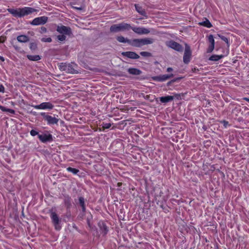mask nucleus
<instances>
[{
    "instance_id": "nucleus-1",
    "label": "nucleus",
    "mask_w": 249,
    "mask_h": 249,
    "mask_svg": "<svg viewBox=\"0 0 249 249\" xmlns=\"http://www.w3.org/2000/svg\"><path fill=\"white\" fill-rule=\"evenodd\" d=\"M7 11L15 17L21 18L27 16L36 10L31 7H24L21 8H8Z\"/></svg>"
},
{
    "instance_id": "nucleus-2",
    "label": "nucleus",
    "mask_w": 249,
    "mask_h": 249,
    "mask_svg": "<svg viewBox=\"0 0 249 249\" xmlns=\"http://www.w3.org/2000/svg\"><path fill=\"white\" fill-rule=\"evenodd\" d=\"M59 69L62 71H65L68 73H77L79 70H78V65L74 63H61L58 66Z\"/></svg>"
},
{
    "instance_id": "nucleus-3",
    "label": "nucleus",
    "mask_w": 249,
    "mask_h": 249,
    "mask_svg": "<svg viewBox=\"0 0 249 249\" xmlns=\"http://www.w3.org/2000/svg\"><path fill=\"white\" fill-rule=\"evenodd\" d=\"M154 42V39L152 38H144L132 39L131 46L136 47H141L142 46L151 44Z\"/></svg>"
},
{
    "instance_id": "nucleus-4",
    "label": "nucleus",
    "mask_w": 249,
    "mask_h": 249,
    "mask_svg": "<svg viewBox=\"0 0 249 249\" xmlns=\"http://www.w3.org/2000/svg\"><path fill=\"white\" fill-rule=\"evenodd\" d=\"M131 28V26L128 23H121L112 25L110 30L112 32H118L122 31H128Z\"/></svg>"
},
{
    "instance_id": "nucleus-5",
    "label": "nucleus",
    "mask_w": 249,
    "mask_h": 249,
    "mask_svg": "<svg viewBox=\"0 0 249 249\" xmlns=\"http://www.w3.org/2000/svg\"><path fill=\"white\" fill-rule=\"evenodd\" d=\"M40 115L44 118L48 125H51L58 124L59 121L58 118L48 115L45 112H41Z\"/></svg>"
},
{
    "instance_id": "nucleus-6",
    "label": "nucleus",
    "mask_w": 249,
    "mask_h": 249,
    "mask_svg": "<svg viewBox=\"0 0 249 249\" xmlns=\"http://www.w3.org/2000/svg\"><path fill=\"white\" fill-rule=\"evenodd\" d=\"M31 107L36 109L51 110L54 106L51 102H43L38 105H32Z\"/></svg>"
},
{
    "instance_id": "nucleus-7",
    "label": "nucleus",
    "mask_w": 249,
    "mask_h": 249,
    "mask_svg": "<svg viewBox=\"0 0 249 249\" xmlns=\"http://www.w3.org/2000/svg\"><path fill=\"white\" fill-rule=\"evenodd\" d=\"M191 54L192 52L190 46L187 44H185V48L183 58L184 63L188 64L190 61Z\"/></svg>"
},
{
    "instance_id": "nucleus-8",
    "label": "nucleus",
    "mask_w": 249,
    "mask_h": 249,
    "mask_svg": "<svg viewBox=\"0 0 249 249\" xmlns=\"http://www.w3.org/2000/svg\"><path fill=\"white\" fill-rule=\"evenodd\" d=\"M134 32L138 35H147L148 34L150 31L149 29L143 27H132L131 28Z\"/></svg>"
},
{
    "instance_id": "nucleus-9",
    "label": "nucleus",
    "mask_w": 249,
    "mask_h": 249,
    "mask_svg": "<svg viewBox=\"0 0 249 249\" xmlns=\"http://www.w3.org/2000/svg\"><path fill=\"white\" fill-rule=\"evenodd\" d=\"M50 216L55 229L58 231L60 230L61 227L59 225L60 220L58 215L55 212H52Z\"/></svg>"
},
{
    "instance_id": "nucleus-10",
    "label": "nucleus",
    "mask_w": 249,
    "mask_h": 249,
    "mask_svg": "<svg viewBox=\"0 0 249 249\" xmlns=\"http://www.w3.org/2000/svg\"><path fill=\"white\" fill-rule=\"evenodd\" d=\"M166 44L168 47L173 49L177 51L180 52L183 51L182 46L174 41L172 40L166 42Z\"/></svg>"
},
{
    "instance_id": "nucleus-11",
    "label": "nucleus",
    "mask_w": 249,
    "mask_h": 249,
    "mask_svg": "<svg viewBox=\"0 0 249 249\" xmlns=\"http://www.w3.org/2000/svg\"><path fill=\"white\" fill-rule=\"evenodd\" d=\"M38 137L39 140L43 143L52 142L53 140L52 135L49 133L48 132L44 133L42 134H39L38 135Z\"/></svg>"
},
{
    "instance_id": "nucleus-12",
    "label": "nucleus",
    "mask_w": 249,
    "mask_h": 249,
    "mask_svg": "<svg viewBox=\"0 0 249 249\" xmlns=\"http://www.w3.org/2000/svg\"><path fill=\"white\" fill-rule=\"evenodd\" d=\"M56 31L61 34L70 36L71 34V29L62 25L57 27Z\"/></svg>"
},
{
    "instance_id": "nucleus-13",
    "label": "nucleus",
    "mask_w": 249,
    "mask_h": 249,
    "mask_svg": "<svg viewBox=\"0 0 249 249\" xmlns=\"http://www.w3.org/2000/svg\"><path fill=\"white\" fill-rule=\"evenodd\" d=\"M174 76V74L172 73L169 74H163V75H160L158 76H155L152 77V79L154 81H157V82H164L168 79L173 77Z\"/></svg>"
},
{
    "instance_id": "nucleus-14",
    "label": "nucleus",
    "mask_w": 249,
    "mask_h": 249,
    "mask_svg": "<svg viewBox=\"0 0 249 249\" xmlns=\"http://www.w3.org/2000/svg\"><path fill=\"white\" fill-rule=\"evenodd\" d=\"M48 18L45 16L39 17L34 18L31 24L33 25H39L44 24L47 21Z\"/></svg>"
},
{
    "instance_id": "nucleus-15",
    "label": "nucleus",
    "mask_w": 249,
    "mask_h": 249,
    "mask_svg": "<svg viewBox=\"0 0 249 249\" xmlns=\"http://www.w3.org/2000/svg\"><path fill=\"white\" fill-rule=\"evenodd\" d=\"M122 55L127 58L134 59H138L140 57L138 54L133 52H123L122 53Z\"/></svg>"
},
{
    "instance_id": "nucleus-16",
    "label": "nucleus",
    "mask_w": 249,
    "mask_h": 249,
    "mask_svg": "<svg viewBox=\"0 0 249 249\" xmlns=\"http://www.w3.org/2000/svg\"><path fill=\"white\" fill-rule=\"evenodd\" d=\"M208 41L210 43V45L207 49L208 53H211L214 49V39L213 36L212 35H210L208 36Z\"/></svg>"
},
{
    "instance_id": "nucleus-17",
    "label": "nucleus",
    "mask_w": 249,
    "mask_h": 249,
    "mask_svg": "<svg viewBox=\"0 0 249 249\" xmlns=\"http://www.w3.org/2000/svg\"><path fill=\"white\" fill-rule=\"evenodd\" d=\"M174 96L168 95L166 96H162L159 98L160 101L162 103H167L173 100Z\"/></svg>"
},
{
    "instance_id": "nucleus-18",
    "label": "nucleus",
    "mask_w": 249,
    "mask_h": 249,
    "mask_svg": "<svg viewBox=\"0 0 249 249\" xmlns=\"http://www.w3.org/2000/svg\"><path fill=\"white\" fill-rule=\"evenodd\" d=\"M117 40L119 42L124 43H128V44L131 45L132 40L128 39L124 37L123 36H117Z\"/></svg>"
},
{
    "instance_id": "nucleus-19",
    "label": "nucleus",
    "mask_w": 249,
    "mask_h": 249,
    "mask_svg": "<svg viewBox=\"0 0 249 249\" xmlns=\"http://www.w3.org/2000/svg\"><path fill=\"white\" fill-rule=\"evenodd\" d=\"M135 7L136 11L139 14L144 16L146 18H147L145 10L142 7H141L139 4H135Z\"/></svg>"
},
{
    "instance_id": "nucleus-20",
    "label": "nucleus",
    "mask_w": 249,
    "mask_h": 249,
    "mask_svg": "<svg viewBox=\"0 0 249 249\" xmlns=\"http://www.w3.org/2000/svg\"><path fill=\"white\" fill-rule=\"evenodd\" d=\"M17 40L19 42L25 43L29 41V38L28 36L25 35H20L17 37Z\"/></svg>"
},
{
    "instance_id": "nucleus-21",
    "label": "nucleus",
    "mask_w": 249,
    "mask_h": 249,
    "mask_svg": "<svg viewBox=\"0 0 249 249\" xmlns=\"http://www.w3.org/2000/svg\"><path fill=\"white\" fill-rule=\"evenodd\" d=\"M128 72L133 75H140L141 73V71L135 68H129L128 69Z\"/></svg>"
},
{
    "instance_id": "nucleus-22",
    "label": "nucleus",
    "mask_w": 249,
    "mask_h": 249,
    "mask_svg": "<svg viewBox=\"0 0 249 249\" xmlns=\"http://www.w3.org/2000/svg\"><path fill=\"white\" fill-rule=\"evenodd\" d=\"M198 24L209 28L212 27V24L211 23L210 21L207 18H205L204 21L199 22Z\"/></svg>"
},
{
    "instance_id": "nucleus-23",
    "label": "nucleus",
    "mask_w": 249,
    "mask_h": 249,
    "mask_svg": "<svg viewBox=\"0 0 249 249\" xmlns=\"http://www.w3.org/2000/svg\"><path fill=\"white\" fill-rule=\"evenodd\" d=\"M27 58L32 61H38L40 59V57L38 55H28Z\"/></svg>"
},
{
    "instance_id": "nucleus-24",
    "label": "nucleus",
    "mask_w": 249,
    "mask_h": 249,
    "mask_svg": "<svg viewBox=\"0 0 249 249\" xmlns=\"http://www.w3.org/2000/svg\"><path fill=\"white\" fill-rule=\"evenodd\" d=\"M79 202L81 207H82V211L85 212L86 210V206L85 204V199L83 197H80L79 198Z\"/></svg>"
},
{
    "instance_id": "nucleus-25",
    "label": "nucleus",
    "mask_w": 249,
    "mask_h": 249,
    "mask_svg": "<svg viewBox=\"0 0 249 249\" xmlns=\"http://www.w3.org/2000/svg\"><path fill=\"white\" fill-rule=\"evenodd\" d=\"M223 55H213L210 57L209 59L211 61H216L223 58Z\"/></svg>"
},
{
    "instance_id": "nucleus-26",
    "label": "nucleus",
    "mask_w": 249,
    "mask_h": 249,
    "mask_svg": "<svg viewBox=\"0 0 249 249\" xmlns=\"http://www.w3.org/2000/svg\"><path fill=\"white\" fill-rule=\"evenodd\" d=\"M0 109L4 112H8L11 114H15V111L14 110L10 108H7L2 106H0Z\"/></svg>"
},
{
    "instance_id": "nucleus-27",
    "label": "nucleus",
    "mask_w": 249,
    "mask_h": 249,
    "mask_svg": "<svg viewBox=\"0 0 249 249\" xmlns=\"http://www.w3.org/2000/svg\"><path fill=\"white\" fill-rule=\"evenodd\" d=\"M67 170L68 172H71L72 173H73L74 175L77 174L79 172V170L75 169V168H72V167H68L67 168Z\"/></svg>"
},
{
    "instance_id": "nucleus-28",
    "label": "nucleus",
    "mask_w": 249,
    "mask_h": 249,
    "mask_svg": "<svg viewBox=\"0 0 249 249\" xmlns=\"http://www.w3.org/2000/svg\"><path fill=\"white\" fill-rule=\"evenodd\" d=\"M66 36L67 35L62 34L60 35H58L57 36V38L58 40H59V41H63L65 40V39L66 38Z\"/></svg>"
},
{
    "instance_id": "nucleus-29",
    "label": "nucleus",
    "mask_w": 249,
    "mask_h": 249,
    "mask_svg": "<svg viewBox=\"0 0 249 249\" xmlns=\"http://www.w3.org/2000/svg\"><path fill=\"white\" fill-rule=\"evenodd\" d=\"M102 126L103 129H108L111 126V124L110 123H103L102 124Z\"/></svg>"
},
{
    "instance_id": "nucleus-30",
    "label": "nucleus",
    "mask_w": 249,
    "mask_h": 249,
    "mask_svg": "<svg viewBox=\"0 0 249 249\" xmlns=\"http://www.w3.org/2000/svg\"><path fill=\"white\" fill-rule=\"evenodd\" d=\"M140 54L144 57H149L151 55V53L147 52H141Z\"/></svg>"
},
{
    "instance_id": "nucleus-31",
    "label": "nucleus",
    "mask_w": 249,
    "mask_h": 249,
    "mask_svg": "<svg viewBox=\"0 0 249 249\" xmlns=\"http://www.w3.org/2000/svg\"><path fill=\"white\" fill-rule=\"evenodd\" d=\"M218 36L222 40H223L224 41H225L227 44H229V40L228 39L224 36H221L220 35H219L218 34Z\"/></svg>"
},
{
    "instance_id": "nucleus-32",
    "label": "nucleus",
    "mask_w": 249,
    "mask_h": 249,
    "mask_svg": "<svg viewBox=\"0 0 249 249\" xmlns=\"http://www.w3.org/2000/svg\"><path fill=\"white\" fill-rule=\"evenodd\" d=\"M41 41L44 42H51L52 38L51 37H43L41 39Z\"/></svg>"
},
{
    "instance_id": "nucleus-33",
    "label": "nucleus",
    "mask_w": 249,
    "mask_h": 249,
    "mask_svg": "<svg viewBox=\"0 0 249 249\" xmlns=\"http://www.w3.org/2000/svg\"><path fill=\"white\" fill-rule=\"evenodd\" d=\"M30 134L32 136H35L37 135H39L38 132L33 129L31 130L30 131Z\"/></svg>"
},
{
    "instance_id": "nucleus-34",
    "label": "nucleus",
    "mask_w": 249,
    "mask_h": 249,
    "mask_svg": "<svg viewBox=\"0 0 249 249\" xmlns=\"http://www.w3.org/2000/svg\"><path fill=\"white\" fill-rule=\"evenodd\" d=\"M5 88L2 84H0V92L3 93L4 92Z\"/></svg>"
},
{
    "instance_id": "nucleus-35",
    "label": "nucleus",
    "mask_w": 249,
    "mask_h": 249,
    "mask_svg": "<svg viewBox=\"0 0 249 249\" xmlns=\"http://www.w3.org/2000/svg\"><path fill=\"white\" fill-rule=\"evenodd\" d=\"M104 234H107V228L106 226H104Z\"/></svg>"
},
{
    "instance_id": "nucleus-36",
    "label": "nucleus",
    "mask_w": 249,
    "mask_h": 249,
    "mask_svg": "<svg viewBox=\"0 0 249 249\" xmlns=\"http://www.w3.org/2000/svg\"><path fill=\"white\" fill-rule=\"evenodd\" d=\"M173 69H172V68H170V67L168 68L167 69V72H171V71H173Z\"/></svg>"
},
{
    "instance_id": "nucleus-37",
    "label": "nucleus",
    "mask_w": 249,
    "mask_h": 249,
    "mask_svg": "<svg viewBox=\"0 0 249 249\" xmlns=\"http://www.w3.org/2000/svg\"><path fill=\"white\" fill-rule=\"evenodd\" d=\"M41 30L43 32H46V29L45 27H42Z\"/></svg>"
},
{
    "instance_id": "nucleus-38",
    "label": "nucleus",
    "mask_w": 249,
    "mask_h": 249,
    "mask_svg": "<svg viewBox=\"0 0 249 249\" xmlns=\"http://www.w3.org/2000/svg\"><path fill=\"white\" fill-rule=\"evenodd\" d=\"M0 60L1 61L3 62L5 59H4V57L3 56L0 55Z\"/></svg>"
},
{
    "instance_id": "nucleus-39",
    "label": "nucleus",
    "mask_w": 249,
    "mask_h": 249,
    "mask_svg": "<svg viewBox=\"0 0 249 249\" xmlns=\"http://www.w3.org/2000/svg\"><path fill=\"white\" fill-rule=\"evenodd\" d=\"M244 100L246 101H248L249 102V98H247V97H245L243 99Z\"/></svg>"
},
{
    "instance_id": "nucleus-40",
    "label": "nucleus",
    "mask_w": 249,
    "mask_h": 249,
    "mask_svg": "<svg viewBox=\"0 0 249 249\" xmlns=\"http://www.w3.org/2000/svg\"><path fill=\"white\" fill-rule=\"evenodd\" d=\"M36 113V112H34V113H33V114H34V115H35Z\"/></svg>"
}]
</instances>
